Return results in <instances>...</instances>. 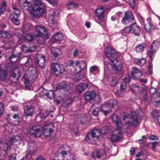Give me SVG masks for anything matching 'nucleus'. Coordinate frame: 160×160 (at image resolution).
<instances>
[{"instance_id": "obj_32", "label": "nucleus", "mask_w": 160, "mask_h": 160, "mask_svg": "<svg viewBox=\"0 0 160 160\" xmlns=\"http://www.w3.org/2000/svg\"><path fill=\"white\" fill-rule=\"evenodd\" d=\"M94 130H96L97 132H99L98 137L102 134H105L108 132V128L107 126H104L100 130L98 129H94Z\"/></svg>"}, {"instance_id": "obj_1", "label": "nucleus", "mask_w": 160, "mask_h": 160, "mask_svg": "<svg viewBox=\"0 0 160 160\" xmlns=\"http://www.w3.org/2000/svg\"><path fill=\"white\" fill-rule=\"evenodd\" d=\"M52 126L51 124H47L44 127L40 125L33 126L30 132L35 137H40L42 132L45 137H48L51 136V133L53 132V130L51 128Z\"/></svg>"}, {"instance_id": "obj_4", "label": "nucleus", "mask_w": 160, "mask_h": 160, "mask_svg": "<svg viewBox=\"0 0 160 160\" xmlns=\"http://www.w3.org/2000/svg\"><path fill=\"white\" fill-rule=\"evenodd\" d=\"M105 57L108 58L110 61H116L118 60L115 57L117 56V52L113 47L111 46H108L104 52Z\"/></svg>"}, {"instance_id": "obj_40", "label": "nucleus", "mask_w": 160, "mask_h": 160, "mask_svg": "<svg viewBox=\"0 0 160 160\" xmlns=\"http://www.w3.org/2000/svg\"><path fill=\"white\" fill-rule=\"evenodd\" d=\"M2 37L4 38H11L12 35L8 32L7 31H2Z\"/></svg>"}, {"instance_id": "obj_12", "label": "nucleus", "mask_w": 160, "mask_h": 160, "mask_svg": "<svg viewBox=\"0 0 160 160\" xmlns=\"http://www.w3.org/2000/svg\"><path fill=\"white\" fill-rule=\"evenodd\" d=\"M35 62L39 67L42 68H44V64L45 62L44 56L42 54H37L36 55Z\"/></svg>"}, {"instance_id": "obj_48", "label": "nucleus", "mask_w": 160, "mask_h": 160, "mask_svg": "<svg viewBox=\"0 0 160 160\" xmlns=\"http://www.w3.org/2000/svg\"><path fill=\"white\" fill-rule=\"evenodd\" d=\"M18 58L17 56L14 55L12 54L10 57V61L12 62H16L18 59Z\"/></svg>"}, {"instance_id": "obj_27", "label": "nucleus", "mask_w": 160, "mask_h": 160, "mask_svg": "<svg viewBox=\"0 0 160 160\" xmlns=\"http://www.w3.org/2000/svg\"><path fill=\"white\" fill-rule=\"evenodd\" d=\"M90 83H81L79 84L77 87V89L80 93H81L84 91L89 85Z\"/></svg>"}, {"instance_id": "obj_50", "label": "nucleus", "mask_w": 160, "mask_h": 160, "mask_svg": "<svg viewBox=\"0 0 160 160\" xmlns=\"http://www.w3.org/2000/svg\"><path fill=\"white\" fill-rule=\"evenodd\" d=\"M48 116V113L45 111H42L40 114V117L42 118H45Z\"/></svg>"}, {"instance_id": "obj_17", "label": "nucleus", "mask_w": 160, "mask_h": 160, "mask_svg": "<svg viewBox=\"0 0 160 160\" xmlns=\"http://www.w3.org/2000/svg\"><path fill=\"white\" fill-rule=\"evenodd\" d=\"M131 75L133 79L135 80L138 79L141 77H144L142 72L135 67H133L132 68Z\"/></svg>"}, {"instance_id": "obj_39", "label": "nucleus", "mask_w": 160, "mask_h": 160, "mask_svg": "<svg viewBox=\"0 0 160 160\" xmlns=\"http://www.w3.org/2000/svg\"><path fill=\"white\" fill-rule=\"evenodd\" d=\"M7 72L3 70H0V79L2 80H5L7 77Z\"/></svg>"}, {"instance_id": "obj_34", "label": "nucleus", "mask_w": 160, "mask_h": 160, "mask_svg": "<svg viewBox=\"0 0 160 160\" xmlns=\"http://www.w3.org/2000/svg\"><path fill=\"white\" fill-rule=\"evenodd\" d=\"M159 45V42L158 41H154L152 42L150 48L156 51L158 49Z\"/></svg>"}, {"instance_id": "obj_21", "label": "nucleus", "mask_w": 160, "mask_h": 160, "mask_svg": "<svg viewBox=\"0 0 160 160\" xmlns=\"http://www.w3.org/2000/svg\"><path fill=\"white\" fill-rule=\"evenodd\" d=\"M31 72L32 73V75L29 78H27V74H25L23 75V78L25 79V83H27L28 82L31 81L32 80H33L34 79L36 78L37 76V74L36 72V70H31Z\"/></svg>"}, {"instance_id": "obj_30", "label": "nucleus", "mask_w": 160, "mask_h": 160, "mask_svg": "<svg viewBox=\"0 0 160 160\" xmlns=\"http://www.w3.org/2000/svg\"><path fill=\"white\" fill-rule=\"evenodd\" d=\"M9 147L8 146L7 143H6L0 142V152H3L6 153Z\"/></svg>"}, {"instance_id": "obj_9", "label": "nucleus", "mask_w": 160, "mask_h": 160, "mask_svg": "<svg viewBox=\"0 0 160 160\" xmlns=\"http://www.w3.org/2000/svg\"><path fill=\"white\" fill-rule=\"evenodd\" d=\"M75 64L79 68V72H81L82 70H84L85 73L83 75H81L79 76L78 78V81L81 80L82 78H84L86 77L87 75L86 64L84 62L81 61H77Z\"/></svg>"}, {"instance_id": "obj_8", "label": "nucleus", "mask_w": 160, "mask_h": 160, "mask_svg": "<svg viewBox=\"0 0 160 160\" xmlns=\"http://www.w3.org/2000/svg\"><path fill=\"white\" fill-rule=\"evenodd\" d=\"M50 68L51 71L56 75L61 74L63 70V65L58 63L51 64Z\"/></svg>"}, {"instance_id": "obj_52", "label": "nucleus", "mask_w": 160, "mask_h": 160, "mask_svg": "<svg viewBox=\"0 0 160 160\" xmlns=\"http://www.w3.org/2000/svg\"><path fill=\"white\" fill-rule=\"evenodd\" d=\"M123 32L125 33H131V25L129 27H126L123 29Z\"/></svg>"}, {"instance_id": "obj_38", "label": "nucleus", "mask_w": 160, "mask_h": 160, "mask_svg": "<svg viewBox=\"0 0 160 160\" xmlns=\"http://www.w3.org/2000/svg\"><path fill=\"white\" fill-rule=\"evenodd\" d=\"M33 28L34 27L32 24L30 23H27L24 26L23 31L24 32H28L32 30Z\"/></svg>"}, {"instance_id": "obj_57", "label": "nucleus", "mask_w": 160, "mask_h": 160, "mask_svg": "<svg viewBox=\"0 0 160 160\" xmlns=\"http://www.w3.org/2000/svg\"><path fill=\"white\" fill-rule=\"evenodd\" d=\"M37 49V47L36 46H32L29 48L28 51L29 52H32L35 51Z\"/></svg>"}, {"instance_id": "obj_3", "label": "nucleus", "mask_w": 160, "mask_h": 160, "mask_svg": "<svg viewBox=\"0 0 160 160\" xmlns=\"http://www.w3.org/2000/svg\"><path fill=\"white\" fill-rule=\"evenodd\" d=\"M104 67L109 70H112L116 72L115 74H118V72L121 71L122 68V65L120 61L117 60V61H111V63L107 61H104Z\"/></svg>"}, {"instance_id": "obj_6", "label": "nucleus", "mask_w": 160, "mask_h": 160, "mask_svg": "<svg viewBox=\"0 0 160 160\" xmlns=\"http://www.w3.org/2000/svg\"><path fill=\"white\" fill-rule=\"evenodd\" d=\"M38 7H35L32 9V10L30 12L32 16L34 18H37L41 16L46 9V6L44 4H42V5H40Z\"/></svg>"}, {"instance_id": "obj_64", "label": "nucleus", "mask_w": 160, "mask_h": 160, "mask_svg": "<svg viewBox=\"0 0 160 160\" xmlns=\"http://www.w3.org/2000/svg\"><path fill=\"white\" fill-rule=\"evenodd\" d=\"M36 160H45V159L42 156L39 155L37 157Z\"/></svg>"}, {"instance_id": "obj_7", "label": "nucleus", "mask_w": 160, "mask_h": 160, "mask_svg": "<svg viewBox=\"0 0 160 160\" xmlns=\"http://www.w3.org/2000/svg\"><path fill=\"white\" fill-rule=\"evenodd\" d=\"M67 145L62 146L58 150V153L64 156V160H74V155L71 153L67 152V149L68 148Z\"/></svg>"}, {"instance_id": "obj_24", "label": "nucleus", "mask_w": 160, "mask_h": 160, "mask_svg": "<svg viewBox=\"0 0 160 160\" xmlns=\"http://www.w3.org/2000/svg\"><path fill=\"white\" fill-rule=\"evenodd\" d=\"M130 118L132 120V123L133 125L135 126L138 125L139 122V120L135 112H131Z\"/></svg>"}, {"instance_id": "obj_63", "label": "nucleus", "mask_w": 160, "mask_h": 160, "mask_svg": "<svg viewBox=\"0 0 160 160\" xmlns=\"http://www.w3.org/2000/svg\"><path fill=\"white\" fill-rule=\"evenodd\" d=\"M6 11V8L4 7H0V16Z\"/></svg>"}, {"instance_id": "obj_26", "label": "nucleus", "mask_w": 160, "mask_h": 160, "mask_svg": "<svg viewBox=\"0 0 160 160\" xmlns=\"http://www.w3.org/2000/svg\"><path fill=\"white\" fill-rule=\"evenodd\" d=\"M34 108L31 105H27L24 110L25 115L26 116H31L33 114Z\"/></svg>"}, {"instance_id": "obj_19", "label": "nucleus", "mask_w": 160, "mask_h": 160, "mask_svg": "<svg viewBox=\"0 0 160 160\" xmlns=\"http://www.w3.org/2000/svg\"><path fill=\"white\" fill-rule=\"evenodd\" d=\"M141 28L136 23H134L131 25V33L138 36L141 32Z\"/></svg>"}, {"instance_id": "obj_45", "label": "nucleus", "mask_w": 160, "mask_h": 160, "mask_svg": "<svg viewBox=\"0 0 160 160\" xmlns=\"http://www.w3.org/2000/svg\"><path fill=\"white\" fill-rule=\"evenodd\" d=\"M137 63L139 65L143 66L146 63V59L143 58L141 59H139Z\"/></svg>"}, {"instance_id": "obj_44", "label": "nucleus", "mask_w": 160, "mask_h": 160, "mask_svg": "<svg viewBox=\"0 0 160 160\" xmlns=\"http://www.w3.org/2000/svg\"><path fill=\"white\" fill-rule=\"evenodd\" d=\"M156 52V51H154V50H153L150 49V50H149L147 52L148 55L150 58V60H151V61H152V60L153 59L152 56L154 54L155 52Z\"/></svg>"}, {"instance_id": "obj_62", "label": "nucleus", "mask_w": 160, "mask_h": 160, "mask_svg": "<svg viewBox=\"0 0 160 160\" xmlns=\"http://www.w3.org/2000/svg\"><path fill=\"white\" fill-rule=\"evenodd\" d=\"M158 142H155L152 143V149L154 150L156 148V145L158 144Z\"/></svg>"}, {"instance_id": "obj_43", "label": "nucleus", "mask_w": 160, "mask_h": 160, "mask_svg": "<svg viewBox=\"0 0 160 160\" xmlns=\"http://www.w3.org/2000/svg\"><path fill=\"white\" fill-rule=\"evenodd\" d=\"M47 90L43 88H40L38 91V92L40 96L42 97L45 96Z\"/></svg>"}, {"instance_id": "obj_15", "label": "nucleus", "mask_w": 160, "mask_h": 160, "mask_svg": "<svg viewBox=\"0 0 160 160\" xmlns=\"http://www.w3.org/2000/svg\"><path fill=\"white\" fill-rule=\"evenodd\" d=\"M59 84L60 87V89L62 88L65 91L67 92L71 90L72 86L73 84L67 81L60 83Z\"/></svg>"}, {"instance_id": "obj_47", "label": "nucleus", "mask_w": 160, "mask_h": 160, "mask_svg": "<svg viewBox=\"0 0 160 160\" xmlns=\"http://www.w3.org/2000/svg\"><path fill=\"white\" fill-rule=\"evenodd\" d=\"M99 70L98 67L96 65H94L91 67L90 68V72L91 73L94 72L98 71Z\"/></svg>"}, {"instance_id": "obj_29", "label": "nucleus", "mask_w": 160, "mask_h": 160, "mask_svg": "<svg viewBox=\"0 0 160 160\" xmlns=\"http://www.w3.org/2000/svg\"><path fill=\"white\" fill-rule=\"evenodd\" d=\"M146 47V44L144 43L138 44L135 48V51L138 52H142L145 49Z\"/></svg>"}, {"instance_id": "obj_5", "label": "nucleus", "mask_w": 160, "mask_h": 160, "mask_svg": "<svg viewBox=\"0 0 160 160\" xmlns=\"http://www.w3.org/2000/svg\"><path fill=\"white\" fill-rule=\"evenodd\" d=\"M118 128L115 129L111 134L110 139L112 142H120L123 138V132L122 128Z\"/></svg>"}, {"instance_id": "obj_53", "label": "nucleus", "mask_w": 160, "mask_h": 160, "mask_svg": "<svg viewBox=\"0 0 160 160\" xmlns=\"http://www.w3.org/2000/svg\"><path fill=\"white\" fill-rule=\"evenodd\" d=\"M35 1L34 4L37 5H42V4H44L42 1L41 0H33Z\"/></svg>"}, {"instance_id": "obj_60", "label": "nucleus", "mask_w": 160, "mask_h": 160, "mask_svg": "<svg viewBox=\"0 0 160 160\" xmlns=\"http://www.w3.org/2000/svg\"><path fill=\"white\" fill-rule=\"evenodd\" d=\"M149 138L152 140H156L158 139L156 136L153 134H152L150 136Z\"/></svg>"}, {"instance_id": "obj_49", "label": "nucleus", "mask_w": 160, "mask_h": 160, "mask_svg": "<svg viewBox=\"0 0 160 160\" xmlns=\"http://www.w3.org/2000/svg\"><path fill=\"white\" fill-rule=\"evenodd\" d=\"M33 36L31 34H28L25 37V41L26 42H28L31 41L33 38Z\"/></svg>"}, {"instance_id": "obj_42", "label": "nucleus", "mask_w": 160, "mask_h": 160, "mask_svg": "<svg viewBox=\"0 0 160 160\" xmlns=\"http://www.w3.org/2000/svg\"><path fill=\"white\" fill-rule=\"evenodd\" d=\"M67 7L68 9H70L73 8H76L78 7V6L75 3L70 1H68L67 4Z\"/></svg>"}, {"instance_id": "obj_41", "label": "nucleus", "mask_w": 160, "mask_h": 160, "mask_svg": "<svg viewBox=\"0 0 160 160\" xmlns=\"http://www.w3.org/2000/svg\"><path fill=\"white\" fill-rule=\"evenodd\" d=\"M48 98H52L55 97V94L54 92L52 90H49L48 92H46L45 95Z\"/></svg>"}, {"instance_id": "obj_36", "label": "nucleus", "mask_w": 160, "mask_h": 160, "mask_svg": "<svg viewBox=\"0 0 160 160\" xmlns=\"http://www.w3.org/2000/svg\"><path fill=\"white\" fill-rule=\"evenodd\" d=\"M149 25L150 27L149 28H148V26L146 25L144 26V28L145 31L147 32L150 33L151 32V30L154 29L155 28V27L150 22H149Z\"/></svg>"}, {"instance_id": "obj_56", "label": "nucleus", "mask_w": 160, "mask_h": 160, "mask_svg": "<svg viewBox=\"0 0 160 160\" xmlns=\"http://www.w3.org/2000/svg\"><path fill=\"white\" fill-rule=\"evenodd\" d=\"M131 79L130 76L129 75L126 76L124 78V82L128 83L130 81Z\"/></svg>"}, {"instance_id": "obj_51", "label": "nucleus", "mask_w": 160, "mask_h": 160, "mask_svg": "<svg viewBox=\"0 0 160 160\" xmlns=\"http://www.w3.org/2000/svg\"><path fill=\"white\" fill-rule=\"evenodd\" d=\"M127 88L126 83L125 82H122L120 86V91L121 92H124Z\"/></svg>"}, {"instance_id": "obj_61", "label": "nucleus", "mask_w": 160, "mask_h": 160, "mask_svg": "<svg viewBox=\"0 0 160 160\" xmlns=\"http://www.w3.org/2000/svg\"><path fill=\"white\" fill-rule=\"evenodd\" d=\"M15 154H13L9 157V160H15L16 158Z\"/></svg>"}, {"instance_id": "obj_59", "label": "nucleus", "mask_w": 160, "mask_h": 160, "mask_svg": "<svg viewBox=\"0 0 160 160\" xmlns=\"http://www.w3.org/2000/svg\"><path fill=\"white\" fill-rule=\"evenodd\" d=\"M156 92V89L154 88H151L150 90V92L151 96L154 94Z\"/></svg>"}, {"instance_id": "obj_54", "label": "nucleus", "mask_w": 160, "mask_h": 160, "mask_svg": "<svg viewBox=\"0 0 160 160\" xmlns=\"http://www.w3.org/2000/svg\"><path fill=\"white\" fill-rule=\"evenodd\" d=\"M101 109L102 113L105 116L107 115L111 112V110H106V109Z\"/></svg>"}, {"instance_id": "obj_11", "label": "nucleus", "mask_w": 160, "mask_h": 160, "mask_svg": "<svg viewBox=\"0 0 160 160\" xmlns=\"http://www.w3.org/2000/svg\"><path fill=\"white\" fill-rule=\"evenodd\" d=\"M35 30L38 33V34L35 35V37L36 38H40L43 39L42 36L44 34L43 33H47V30L42 25H37L35 27Z\"/></svg>"}, {"instance_id": "obj_58", "label": "nucleus", "mask_w": 160, "mask_h": 160, "mask_svg": "<svg viewBox=\"0 0 160 160\" xmlns=\"http://www.w3.org/2000/svg\"><path fill=\"white\" fill-rule=\"evenodd\" d=\"M49 3L53 6H55L58 4V1L57 0H51Z\"/></svg>"}, {"instance_id": "obj_20", "label": "nucleus", "mask_w": 160, "mask_h": 160, "mask_svg": "<svg viewBox=\"0 0 160 160\" xmlns=\"http://www.w3.org/2000/svg\"><path fill=\"white\" fill-rule=\"evenodd\" d=\"M48 19L49 25L51 28L53 29L57 28H58L59 24L53 16H49Z\"/></svg>"}, {"instance_id": "obj_33", "label": "nucleus", "mask_w": 160, "mask_h": 160, "mask_svg": "<svg viewBox=\"0 0 160 160\" xmlns=\"http://www.w3.org/2000/svg\"><path fill=\"white\" fill-rule=\"evenodd\" d=\"M21 138L19 136H13L10 139L11 143L13 145H17L16 143L19 140H20Z\"/></svg>"}, {"instance_id": "obj_37", "label": "nucleus", "mask_w": 160, "mask_h": 160, "mask_svg": "<svg viewBox=\"0 0 160 160\" xmlns=\"http://www.w3.org/2000/svg\"><path fill=\"white\" fill-rule=\"evenodd\" d=\"M22 7H23L24 8H25V9L28 10L29 11L32 9V7L31 6V3L28 1L27 0L22 5Z\"/></svg>"}, {"instance_id": "obj_14", "label": "nucleus", "mask_w": 160, "mask_h": 160, "mask_svg": "<svg viewBox=\"0 0 160 160\" xmlns=\"http://www.w3.org/2000/svg\"><path fill=\"white\" fill-rule=\"evenodd\" d=\"M20 14V11H17V12H12L11 13L10 15V19L14 24L17 25L19 24L20 22L18 19V17Z\"/></svg>"}, {"instance_id": "obj_18", "label": "nucleus", "mask_w": 160, "mask_h": 160, "mask_svg": "<svg viewBox=\"0 0 160 160\" xmlns=\"http://www.w3.org/2000/svg\"><path fill=\"white\" fill-rule=\"evenodd\" d=\"M96 130H92L88 133L85 137L86 141L88 142L94 137H98L99 132Z\"/></svg>"}, {"instance_id": "obj_31", "label": "nucleus", "mask_w": 160, "mask_h": 160, "mask_svg": "<svg viewBox=\"0 0 160 160\" xmlns=\"http://www.w3.org/2000/svg\"><path fill=\"white\" fill-rule=\"evenodd\" d=\"M118 79L115 75H113L112 76H110L108 78V81H109L110 85L111 86L115 85Z\"/></svg>"}, {"instance_id": "obj_25", "label": "nucleus", "mask_w": 160, "mask_h": 160, "mask_svg": "<svg viewBox=\"0 0 160 160\" xmlns=\"http://www.w3.org/2000/svg\"><path fill=\"white\" fill-rule=\"evenodd\" d=\"M111 118L113 121L114 122L116 123V126L118 128H122V124L119 120V119L118 117L116 114L114 113L112 114L111 116Z\"/></svg>"}, {"instance_id": "obj_35", "label": "nucleus", "mask_w": 160, "mask_h": 160, "mask_svg": "<svg viewBox=\"0 0 160 160\" xmlns=\"http://www.w3.org/2000/svg\"><path fill=\"white\" fill-rule=\"evenodd\" d=\"M60 52L61 51L59 49L55 47L52 48V54L54 57H57L58 54L60 53Z\"/></svg>"}, {"instance_id": "obj_55", "label": "nucleus", "mask_w": 160, "mask_h": 160, "mask_svg": "<svg viewBox=\"0 0 160 160\" xmlns=\"http://www.w3.org/2000/svg\"><path fill=\"white\" fill-rule=\"evenodd\" d=\"M2 48L5 50H7L10 48V43L9 42H7L5 44L4 46H2Z\"/></svg>"}, {"instance_id": "obj_46", "label": "nucleus", "mask_w": 160, "mask_h": 160, "mask_svg": "<svg viewBox=\"0 0 160 160\" xmlns=\"http://www.w3.org/2000/svg\"><path fill=\"white\" fill-rule=\"evenodd\" d=\"M101 109L100 107H97L95 108L93 111L92 114L95 116L98 115L99 112L101 111Z\"/></svg>"}, {"instance_id": "obj_13", "label": "nucleus", "mask_w": 160, "mask_h": 160, "mask_svg": "<svg viewBox=\"0 0 160 160\" xmlns=\"http://www.w3.org/2000/svg\"><path fill=\"white\" fill-rule=\"evenodd\" d=\"M106 153L103 149H99L94 151L92 155V158L95 159L97 158L102 159L104 158L106 156Z\"/></svg>"}, {"instance_id": "obj_2", "label": "nucleus", "mask_w": 160, "mask_h": 160, "mask_svg": "<svg viewBox=\"0 0 160 160\" xmlns=\"http://www.w3.org/2000/svg\"><path fill=\"white\" fill-rule=\"evenodd\" d=\"M130 89L133 92L136 93L138 91L140 93V96L144 102L147 101V91L146 86L143 85L142 86H139L136 84H132L130 87Z\"/></svg>"}, {"instance_id": "obj_22", "label": "nucleus", "mask_w": 160, "mask_h": 160, "mask_svg": "<svg viewBox=\"0 0 160 160\" xmlns=\"http://www.w3.org/2000/svg\"><path fill=\"white\" fill-rule=\"evenodd\" d=\"M105 11L103 8L101 6H98L96 10V14L98 19L101 20L104 16Z\"/></svg>"}, {"instance_id": "obj_16", "label": "nucleus", "mask_w": 160, "mask_h": 160, "mask_svg": "<svg viewBox=\"0 0 160 160\" xmlns=\"http://www.w3.org/2000/svg\"><path fill=\"white\" fill-rule=\"evenodd\" d=\"M117 101L115 100H111L108 102H105L100 108L101 109H106L107 108H112L116 105Z\"/></svg>"}, {"instance_id": "obj_23", "label": "nucleus", "mask_w": 160, "mask_h": 160, "mask_svg": "<svg viewBox=\"0 0 160 160\" xmlns=\"http://www.w3.org/2000/svg\"><path fill=\"white\" fill-rule=\"evenodd\" d=\"M95 96L96 93L93 91L87 92L84 94L85 98L86 100L88 101L93 100Z\"/></svg>"}, {"instance_id": "obj_10", "label": "nucleus", "mask_w": 160, "mask_h": 160, "mask_svg": "<svg viewBox=\"0 0 160 160\" xmlns=\"http://www.w3.org/2000/svg\"><path fill=\"white\" fill-rule=\"evenodd\" d=\"M134 20V17L132 12L130 11L125 12L124 17L122 18L121 22L124 24H128L130 22H132Z\"/></svg>"}, {"instance_id": "obj_28", "label": "nucleus", "mask_w": 160, "mask_h": 160, "mask_svg": "<svg viewBox=\"0 0 160 160\" xmlns=\"http://www.w3.org/2000/svg\"><path fill=\"white\" fill-rule=\"evenodd\" d=\"M63 36L62 32H58L55 34L53 36L52 39L57 42L61 41L63 38Z\"/></svg>"}]
</instances>
